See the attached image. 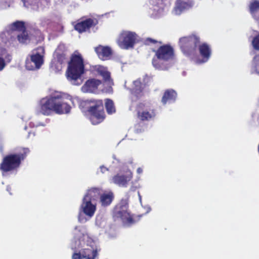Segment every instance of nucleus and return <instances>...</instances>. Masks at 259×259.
Returning <instances> with one entry per match:
<instances>
[{"label":"nucleus","mask_w":259,"mask_h":259,"mask_svg":"<svg viewBox=\"0 0 259 259\" xmlns=\"http://www.w3.org/2000/svg\"><path fill=\"white\" fill-rule=\"evenodd\" d=\"M95 51L98 57L103 61L109 60L112 55L111 48L108 46L99 45L95 48Z\"/></svg>","instance_id":"obj_16"},{"label":"nucleus","mask_w":259,"mask_h":259,"mask_svg":"<svg viewBox=\"0 0 259 259\" xmlns=\"http://www.w3.org/2000/svg\"><path fill=\"white\" fill-rule=\"evenodd\" d=\"M251 45L255 50L259 51V33L253 37Z\"/></svg>","instance_id":"obj_30"},{"label":"nucleus","mask_w":259,"mask_h":259,"mask_svg":"<svg viewBox=\"0 0 259 259\" xmlns=\"http://www.w3.org/2000/svg\"><path fill=\"white\" fill-rule=\"evenodd\" d=\"M137 172H138V174H141V173H142V172L143 170H142V169L141 168L139 167V168L137 169Z\"/></svg>","instance_id":"obj_34"},{"label":"nucleus","mask_w":259,"mask_h":259,"mask_svg":"<svg viewBox=\"0 0 259 259\" xmlns=\"http://www.w3.org/2000/svg\"><path fill=\"white\" fill-rule=\"evenodd\" d=\"M102 84V81L95 78L89 79L86 81L83 86V88L86 92L90 93H96L99 85Z\"/></svg>","instance_id":"obj_18"},{"label":"nucleus","mask_w":259,"mask_h":259,"mask_svg":"<svg viewBox=\"0 0 259 259\" xmlns=\"http://www.w3.org/2000/svg\"><path fill=\"white\" fill-rule=\"evenodd\" d=\"M6 65L4 59L0 57V71L2 70Z\"/></svg>","instance_id":"obj_33"},{"label":"nucleus","mask_w":259,"mask_h":259,"mask_svg":"<svg viewBox=\"0 0 259 259\" xmlns=\"http://www.w3.org/2000/svg\"><path fill=\"white\" fill-rule=\"evenodd\" d=\"M249 11L251 16L256 21L259 20V1L253 0L249 5Z\"/></svg>","instance_id":"obj_23"},{"label":"nucleus","mask_w":259,"mask_h":259,"mask_svg":"<svg viewBox=\"0 0 259 259\" xmlns=\"http://www.w3.org/2000/svg\"><path fill=\"white\" fill-rule=\"evenodd\" d=\"M138 118L142 121H149L156 116V109L149 103H140L136 107Z\"/></svg>","instance_id":"obj_7"},{"label":"nucleus","mask_w":259,"mask_h":259,"mask_svg":"<svg viewBox=\"0 0 259 259\" xmlns=\"http://www.w3.org/2000/svg\"><path fill=\"white\" fill-rule=\"evenodd\" d=\"M101 169L102 170H103V169H106V167H104L103 166H101Z\"/></svg>","instance_id":"obj_35"},{"label":"nucleus","mask_w":259,"mask_h":259,"mask_svg":"<svg viewBox=\"0 0 259 259\" xmlns=\"http://www.w3.org/2000/svg\"><path fill=\"white\" fill-rule=\"evenodd\" d=\"M105 108L107 113L109 114H112L116 111L113 101L110 99H107L106 100Z\"/></svg>","instance_id":"obj_26"},{"label":"nucleus","mask_w":259,"mask_h":259,"mask_svg":"<svg viewBox=\"0 0 259 259\" xmlns=\"http://www.w3.org/2000/svg\"><path fill=\"white\" fill-rule=\"evenodd\" d=\"M155 55L152 59L153 67L159 70H166L170 66L167 62L175 57L173 48L168 44L160 46L157 50H152Z\"/></svg>","instance_id":"obj_4"},{"label":"nucleus","mask_w":259,"mask_h":259,"mask_svg":"<svg viewBox=\"0 0 259 259\" xmlns=\"http://www.w3.org/2000/svg\"><path fill=\"white\" fill-rule=\"evenodd\" d=\"M98 24V20L96 18H88L82 20L76 24L74 29L79 33H82L95 27Z\"/></svg>","instance_id":"obj_14"},{"label":"nucleus","mask_w":259,"mask_h":259,"mask_svg":"<svg viewBox=\"0 0 259 259\" xmlns=\"http://www.w3.org/2000/svg\"><path fill=\"white\" fill-rule=\"evenodd\" d=\"M143 88L142 83L140 79H137L133 82V87L131 89V93L137 98H140L143 95Z\"/></svg>","instance_id":"obj_24"},{"label":"nucleus","mask_w":259,"mask_h":259,"mask_svg":"<svg viewBox=\"0 0 259 259\" xmlns=\"http://www.w3.org/2000/svg\"><path fill=\"white\" fill-rule=\"evenodd\" d=\"M56 94L41 99L39 102V111L44 115H50L55 112Z\"/></svg>","instance_id":"obj_11"},{"label":"nucleus","mask_w":259,"mask_h":259,"mask_svg":"<svg viewBox=\"0 0 259 259\" xmlns=\"http://www.w3.org/2000/svg\"><path fill=\"white\" fill-rule=\"evenodd\" d=\"M96 71L100 75L105 82H108L110 84H113V80L111 78V74L108 71L107 67L101 65H98L96 67Z\"/></svg>","instance_id":"obj_21"},{"label":"nucleus","mask_w":259,"mask_h":259,"mask_svg":"<svg viewBox=\"0 0 259 259\" xmlns=\"http://www.w3.org/2000/svg\"><path fill=\"white\" fill-rule=\"evenodd\" d=\"M192 4V0H177L175 7L176 14L180 15L183 12L191 8Z\"/></svg>","instance_id":"obj_17"},{"label":"nucleus","mask_w":259,"mask_h":259,"mask_svg":"<svg viewBox=\"0 0 259 259\" xmlns=\"http://www.w3.org/2000/svg\"><path fill=\"white\" fill-rule=\"evenodd\" d=\"M177 97V92L173 89L166 90L161 99L163 105H165L167 102L171 103L176 101Z\"/></svg>","instance_id":"obj_20"},{"label":"nucleus","mask_w":259,"mask_h":259,"mask_svg":"<svg viewBox=\"0 0 259 259\" xmlns=\"http://www.w3.org/2000/svg\"><path fill=\"white\" fill-rule=\"evenodd\" d=\"M79 107L81 109H88L90 119L94 125L101 123L105 118L103 102L100 99L82 100Z\"/></svg>","instance_id":"obj_3"},{"label":"nucleus","mask_w":259,"mask_h":259,"mask_svg":"<svg viewBox=\"0 0 259 259\" xmlns=\"http://www.w3.org/2000/svg\"><path fill=\"white\" fill-rule=\"evenodd\" d=\"M157 43H158L160 45H161L162 44L161 41H158L150 37L146 38L145 40V44L146 45H150V44H155Z\"/></svg>","instance_id":"obj_31"},{"label":"nucleus","mask_w":259,"mask_h":259,"mask_svg":"<svg viewBox=\"0 0 259 259\" xmlns=\"http://www.w3.org/2000/svg\"><path fill=\"white\" fill-rule=\"evenodd\" d=\"M67 60V48L65 45L60 44L56 49L51 62V67L56 72L62 69L63 65Z\"/></svg>","instance_id":"obj_6"},{"label":"nucleus","mask_w":259,"mask_h":259,"mask_svg":"<svg viewBox=\"0 0 259 259\" xmlns=\"http://www.w3.org/2000/svg\"><path fill=\"white\" fill-rule=\"evenodd\" d=\"M12 29L19 31L26 30L25 23L23 21H17L12 24Z\"/></svg>","instance_id":"obj_28"},{"label":"nucleus","mask_w":259,"mask_h":259,"mask_svg":"<svg viewBox=\"0 0 259 259\" xmlns=\"http://www.w3.org/2000/svg\"><path fill=\"white\" fill-rule=\"evenodd\" d=\"M81 208L83 213L87 216L92 217L94 215L96 210V205L92 203L90 200H84L83 199V202L81 204Z\"/></svg>","instance_id":"obj_19"},{"label":"nucleus","mask_w":259,"mask_h":259,"mask_svg":"<svg viewBox=\"0 0 259 259\" xmlns=\"http://www.w3.org/2000/svg\"><path fill=\"white\" fill-rule=\"evenodd\" d=\"M252 69L256 73L259 74V55H255L253 58Z\"/></svg>","instance_id":"obj_29"},{"label":"nucleus","mask_w":259,"mask_h":259,"mask_svg":"<svg viewBox=\"0 0 259 259\" xmlns=\"http://www.w3.org/2000/svg\"><path fill=\"white\" fill-rule=\"evenodd\" d=\"M102 190L99 188H92L88 190L87 194L84 196V200L93 201L100 198L102 194Z\"/></svg>","instance_id":"obj_22"},{"label":"nucleus","mask_w":259,"mask_h":259,"mask_svg":"<svg viewBox=\"0 0 259 259\" xmlns=\"http://www.w3.org/2000/svg\"><path fill=\"white\" fill-rule=\"evenodd\" d=\"M133 175L130 172L127 175L117 174L113 176L111 179L112 182L120 187H126L128 183L132 180Z\"/></svg>","instance_id":"obj_15"},{"label":"nucleus","mask_w":259,"mask_h":259,"mask_svg":"<svg viewBox=\"0 0 259 259\" xmlns=\"http://www.w3.org/2000/svg\"><path fill=\"white\" fill-rule=\"evenodd\" d=\"M137 34L135 32L125 31L121 33L117 40L118 45L122 49L133 48L136 42Z\"/></svg>","instance_id":"obj_10"},{"label":"nucleus","mask_w":259,"mask_h":259,"mask_svg":"<svg viewBox=\"0 0 259 259\" xmlns=\"http://www.w3.org/2000/svg\"><path fill=\"white\" fill-rule=\"evenodd\" d=\"M55 113L58 114H68L70 112L71 107L69 102L71 98L65 95L59 93L56 94Z\"/></svg>","instance_id":"obj_9"},{"label":"nucleus","mask_w":259,"mask_h":259,"mask_svg":"<svg viewBox=\"0 0 259 259\" xmlns=\"http://www.w3.org/2000/svg\"><path fill=\"white\" fill-rule=\"evenodd\" d=\"M21 33L17 35V39L20 43L26 44L30 41V38L26 29L21 31Z\"/></svg>","instance_id":"obj_27"},{"label":"nucleus","mask_w":259,"mask_h":259,"mask_svg":"<svg viewBox=\"0 0 259 259\" xmlns=\"http://www.w3.org/2000/svg\"><path fill=\"white\" fill-rule=\"evenodd\" d=\"M98 255V252L92 246L84 248L80 250L78 252H75L73 254L72 259H95Z\"/></svg>","instance_id":"obj_13"},{"label":"nucleus","mask_w":259,"mask_h":259,"mask_svg":"<svg viewBox=\"0 0 259 259\" xmlns=\"http://www.w3.org/2000/svg\"><path fill=\"white\" fill-rule=\"evenodd\" d=\"M114 196L112 192L102 193L100 198V202L101 205L104 207L109 206L112 202Z\"/></svg>","instance_id":"obj_25"},{"label":"nucleus","mask_w":259,"mask_h":259,"mask_svg":"<svg viewBox=\"0 0 259 259\" xmlns=\"http://www.w3.org/2000/svg\"><path fill=\"white\" fill-rule=\"evenodd\" d=\"M28 148L19 147L14 153L6 155L0 164V170L7 172L18 169L22 161H24L29 153Z\"/></svg>","instance_id":"obj_2"},{"label":"nucleus","mask_w":259,"mask_h":259,"mask_svg":"<svg viewBox=\"0 0 259 259\" xmlns=\"http://www.w3.org/2000/svg\"><path fill=\"white\" fill-rule=\"evenodd\" d=\"M141 125L140 124H138L135 125V132L138 134L142 131H143V129L142 128H141Z\"/></svg>","instance_id":"obj_32"},{"label":"nucleus","mask_w":259,"mask_h":259,"mask_svg":"<svg viewBox=\"0 0 259 259\" xmlns=\"http://www.w3.org/2000/svg\"><path fill=\"white\" fill-rule=\"evenodd\" d=\"M44 63V56L38 52L29 55L25 61V67L28 70L39 69Z\"/></svg>","instance_id":"obj_12"},{"label":"nucleus","mask_w":259,"mask_h":259,"mask_svg":"<svg viewBox=\"0 0 259 259\" xmlns=\"http://www.w3.org/2000/svg\"><path fill=\"white\" fill-rule=\"evenodd\" d=\"M113 217L120 219L123 225L128 227L136 223L139 219L136 220L134 215L127 211V205L117 206L114 211Z\"/></svg>","instance_id":"obj_8"},{"label":"nucleus","mask_w":259,"mask_h":259,"mask_svg":"<svg viewBox=\"0 0 259 259\" xmlns=\"http://www.w3.org/2000/svg\"><path fill=\"white\" fill-rule=\"evenodd\" d=\"M85 72V67L83 57L78 52H75L70 57L68 62L66 72L67 78L69 81H76L80 78Z\"/></svg>","instance_id":"obj_5"},{"label":"nucleus","mask_w":259,"mask_h":259,"mask_svg":"<svg viewBox=\"0 0 259 259\" xmlns=\"http://www.w3.org/2000/svg\"><path fill=\"white\" fill-rule=\"evenodd\" d=\"M179 45L183 53L192 58L197 56L198 50L202 57L201 63L207 62L210 57L211 49L210 46L206 42L201 44L200 36L195 33L180 38Z\"/></svg>","instance_id":"obj_1"}]
</instances>
